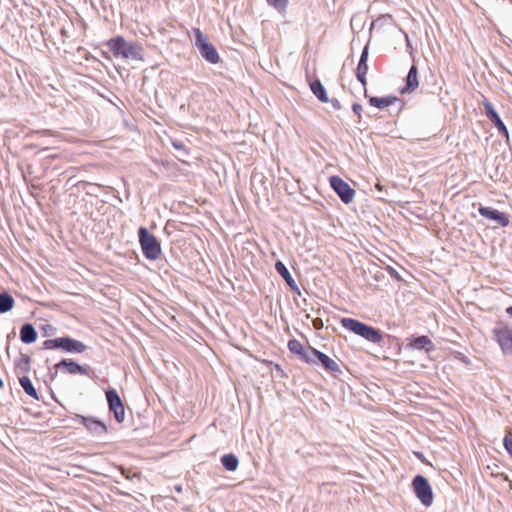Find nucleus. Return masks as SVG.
Masks as SVG:
<instances>
[{
  "instance_id": "nucleus-1",
  "label": "nucleus",
  "mask_w": 512,
  "mask_h": 512,
  "mask_svg": "<svg viewBox=\"0 0 512 512\" xmlns=\"http://www.w3.org/2000/svg\"><path fill=\"white\" fill-rule=\"evenodd\" d=\"M115 58L143 60L142 48L134 42H128L123 36H117L106 42Z\"/></svg>"
},
{
  "instance_id": "nucleus-17",
  "label": "nucleus",
  "mask_w": 512,
  "mask_h": 512,
  "mask_svg": "<svg viewBox=\"0 0 512 512\" xmlns=\"http://www.w3.org/2000/svg\"><path fill=\"white\" fill-rule=\"evenodd\" d=\"M397 101H399V99L393 95L369 98L370 105L379 109H385L391 105H394Z\"/></svg>"
},
{
  "instance_id": "nucleus-12",
  "label": "nucleus",
  "mask_w": 512,
  "mask_h": 512,
  "mask_svg": "<svg viewBox=\"0 0 512 512\" xmlns=\"http://www.w3.org/2000/svg\"><path fill=\"white\" fill-rule=\"evenodd\" d=\"M287 346L290 352L298 355L304 362L308 364L314 363V358L311 354V349H313L312 347L306 349L297 339L289 340Z\"/></svg>"
},
{
  "instance_id": "nucleus-23",
  "label": "nucleus",
  "mask_w": 512,
  "mask_h": 512,
  "mask_svg": "<svg viewBox=\"0 0 512 512\" xmlns=\"http://www.w3.org/2000/svg\"><path fill=\"white\" fill-rule=\"evenodd\" d=\"M221 463L228 471H235L239 461L234 454H226L221 457Z\"/></svg>"
},
{
  "instance_id": "nucleus-30",
  "label": "nucleus",
  "mask_w": 512,
  "mask_h": 512,
  "mask_svg": "<svg viewBox=\"0 0 512 512\" xmlns=\"http://www.w3.org/2000/svg\"><path fill=\"white\" fill-rule=\"evenodd\" d=\"M506 313L512 317V306L506 308Z\"/></svg>"
},
{
  "instance_id": "nucleus-3",
  "label": "nucleus",
  "mask_w": 512,
  "mask_h": 512,
  "mask_svg": "<svg viewBox=\"0 0 512 512\" xmlns=\"http://www.w3.org/2000/svg\"><path fill=\"white\" fill-rule=\"evenodd\" d=\"M138 236L139 243L145 258L148 260L158 259L161 255V245L158 239L145 227L139 228Z\"/></svg>"
},
{
  "instance_id": "nucleus-24",
  "label": "nucleus",
  "mask_w": 512,
  "mask_h": 512,
  "mask_svg": "<svg viewBox=\"0 0 512 512\" xmlns=\"http://www.w3.org/2000/svg\"><path fill=\"white\" fill-rule=\"evenodd\" d=\"M57 367H64V368H66L67 372L70 373V374H77V373H82L83 372L82 367L80 365H78L77 363L73 362V361L62 360L57 365Z\"/></svg>"
},
{
  "instance_id": "nucleus-10",
  "label": "nucleus",
  "mask_w": 512,
  "mask_h": 512,
  "mask_svg": "<svg viewBox=\"0 0 512 512\" xmlns=\"http://www.w3.org/2000/svg\"><path fill=\"white\" fill-rule=\"evenodd\" d=\"M311 354L314 360L317 359L327 372L331 374L341 373L340 365L336 360L330 358L328 355L318 351L317 349H311Z\"/></svg>"
},
{
  "instance_id": "nucleus-8",
  "label": "nucleus",
  "mask_w": 512,
  "mask_h": 512,
  "mask_svg": "<svg viewBox=\"0 0 512 512\" xmlns=\"http://www.w3.org/2000/svg\"><path fill=\"white\" fill-rule=\"evenodd\" d=\"M329 182L330 186L337 193L342 202L349 204L353 201L355 197V191L342 178L339 176H331Z\"/></svg>"
},
{
  "instance_id": "nucleus-6",
  "label": "nucleus",
  "mask_w": 512,
  "mask_h": 512,
  "mask_svg": "<svg viewBox=\"0 0 512 512\" xmlns=\"http://www.w3.org/2000/svg\"><path fill=\"white\" fill-rule=\"evenodd\" d=\"M46 349H63L67 352L82 353L85 351L86 346L75 339L69 337H60L55 339H49L44 342Z\"/></svg>"
},
{
  "instance_id": "nucleus-22",
  "label": "nucleus",
  "mask_w": 512,
  "mask_h": 512,
  "mask_svg": "<svg viewBox=\"0 0 512 512\" xmlns=\"http://www.w3.org/2000/svg\"><path fill=\"white\" fill-rule=\"evenodd\" d=\"M19 382L27 395H29L30 397H32L35 400L39 399L38 393H37L36 389L34 388L31 380L28 377H26V376L21 377L19 379Z\"/></svg>"
},
{
  "instance_id": "nucleus-15",
  "label": "nucleus",
  "mask_w": 512,
  "mask_h": 512,
  "mask_svg": "<svg viewBox=\"0 0 512 512\" xmlns=\"http://www.w3.org/2000/svg\"><path fill=\"white\" fill-rule=\"evenodd\" d=\"M408 347L412 348V349H416V350H425L426 352H430L432 350H434V344L433 342L430 340V338L428 336H419L417 338H415L414 340H412L409 344H408Z\"/></svg>"
},
{
  "instance_id": "nucleus-18",
  "label": "nucleus",
  "mask_w": 512,
  "mask_h": 512,
  "mask_svg": "<svg viewBox=\"0 0 512 512\" xmlns=\"http://www.w3.org/2000/svg\"><path fill=\"white\" fill-rule=\"evenodd\" d=\"M20 339L23 343L30 344L36 341L37 332L31 324H25L20 330Z\"/></svg>"
},
{
  "instance_id": "nucleus-4",
  "label": "nucleus",
  "mask_w": 512,
  "mask_h": 512,
  "mask_svg": "<svg viewBox=\"0 0 512 512\" xmlns=\"http://www.w3.org/2000/svg\"><path fill=\"white\" fill-rule=\"evenodd\" d=\"M492 339L504 355H512V327L500 323L492 329Z\"/></svg>"
},
{
  "instance_id": "nucleus-29",
  "label": "nucleus",
  "mask_w": 512,
  "mask_h": 512,
  "mask_svg": "<svg viewBox=\"0 0 512 512\" xmlns=\"http://www.w3.org/2000/svg\"><path fill=\"white\" fill-rule=\"evenodd\" d=\"M352 110H353V112L358 116V118H361V114H362V110H363V108H362L361 104H359V103H354V104L352 105Z\"/></svg>"
},
{
  "instance_id": "nucleus-20",
  "label": "nucleus",
  "mask_w": 512,
  "mask_h": 512,
  "mask_svg": "<svg viewBox=\"0 0 512 512\" xmlns=\"http://www.w3.org/2000/svg\"><path fill=\"white\" fill-rule=\"evenodd\" d=\"M310 88L314 95L323 103L329 101L326 90L319 80H315L310 84Z\"/></svg>"
},
{
  "instance_id": "nucleus-31",
  "label": "nucleus",
  "mask_w": 512,
  "mask_h": 512,
  "mask_svg": "<svg viewBox=\"0 0 512 512\" xmlns=\"http://www.w3.org/2000/svg\"><path fill=\"white\" fill-rule=\"evenodd\" d=\"M102 56H103L104 58H106V59H110L109 55H108L107 53H105V52H103V53H102Z\"/></svg>"
},
{
  "instance_id": "nucleus-32",
  "label": "nucleus",
  "mask_w": 512,
  "mask_h": 512,
  "mask_svg": "<svg viewBox=\"0 0 512 512\" xmlns=\"http://www.w3.org/2000/svg\"><path fill=\"white\" fill-rule=\"evenodd\" d=\"M376 188H377L379 191H381V190H382V187H381V185H380V184H376Z\"/></svg>"
},
{
  "instance_id": "nucleus-19",
  "label": "nucleus",
  "mask_w": 512,
  "mask_h": 512,
  "mask_svg": "<svg viewBox=\"0 0 512 512\" xmlns=\"http://www.w3.org/2000/svg\"><path fill=\"white\" fill-rule=\"evenodd\" d=\"M275 269L285 279L286 283L289 285L291 289L297 288L295 280L293 279L289 270L287 269L283 262L277 261L275 263Z\"/></svg>"
},
{
  "instance_id": "nucleus-5",
  "label": "nucleus",
  "mask_w": 512,
  "mask_h": 512,
  "mask_svg": "<svg viewBox=\"0 0 512 512\" xmlns=\"http://www.w3.org/2000/svg\"><path fill=\"white\" fill-rule=\"evenodd\" d=\"M195 35V45L199 49L201 55L210 63L216 64L220 61V56L216 48L209 43L208 39L204 36L200 29H193Z\"/></svg>"
},
{
  "instance_id": "nucleus-14",
  "label": "nucleus",
  "mask_w": 512,
  "mask_h": 512,
  "mask_svg": "<svg viewBox=\"0 0 512 512\" xmlns=\"http://www.w3.org/2000/svg\"><path fill=\"white\" fill-rule=\"evenodd\" d=\"M80 423L85 426L91 433L95 435H102L107 433V426L92 417L79 416Z\"/></svg>"
},
{
  "instance_id": "nucleus-2",
  "label": "nucleus",
  "mask_w": 512,
  "mask_h": 512,
  "mask_svg": "<svg viewBox=\"0 0 512 512\" xmlns=\"http://www.w3.org/2000/svg\"><path fill=\"white\" fill-rule=\"evenodd\" d=\"M341 325L353 332L356 335L363 337L364 339L372 342V343H380L383 340L382 334L380 330L366 325L356 319L353 318H342L340 321Z\"/></svg>"
},
{
  "instance_id": "nucleus-25",
  "label": "nucleus",
  "mask_w": 512,
  "mask_h": 512,
  "mask_svg": "<svg viewBox=\"0 0 512 512\" xmlns=\"http://www.w3.org/2000/svg\"><path fill=\"white\" fill-rule=\"evenodd\" d=\"M483 106L485 108V114L491 122L498 120V118H500L497 112L495 111L493 105L488 100L485 99L483 101Z\"/></svg>"
},
{
  "instance_id": "nucleus-33",
  "label": "nucleus",
  "mask_w": 512,
  "mask_h": 512,
  "mask_svg": "<svg viewBox=\"0 0 512 512\" xmlns=\"http://www.w3.org/2000/svg\"><path fill=\"white\" fill-rule=\"evenodd\" d=\"M4 386V383L2 381V379H0V388H2Z\"/></svg>"
},
{
  "instance_id": "nucleus-21",
  "label": "nucleus",
  "mask_w": 512,
  "mask_h": 512,
  "mask_svg": "<svg viewBox=\"0 0 512 512\" xmlns=\"http://www.w3.org/2000/svg\"><path fill=\"white\" fill-rule=\"evenodd\" d=\"M14 304V298L10 294L6 292L0 294V314L10 311Z\"/></svg>"
},
{
  "instance_id": "nucleus-27",
  "label": "nucleus",
  "mask_w": 512,
  "mask_h": 512,
  "mask_svg": "<svg viewBox=\"0 0 512 512\" xmlns=\"http://www.w3.org/2000/svg\"><path fill=\"white\" fill-rule=\"evenodd\" d=\"M494 125L497 127L500 134H502L506 139L509 138V132L503 121L498 118V120L493 121Z\"/></svg>"
},
{
  "instance_id": "nucleus-26",
  "label": "nucleus",
  "mask_w": 512,
  "mask_h": 512,
  "mask_svg": "<svg viewBox=\"0 0 512 512\" xmlns=\"http://www.w3.org/2000/svg\"><path fill=\"white\" fill-rule=\"evenodd\" d=\"M268 5L276 9L280 13H285L289 0H266Z\"/></svg>"
},
{
  "instance_id": "nucleus-16",
  "label": "nucleus",
  "mask_w": 512,
  "mask_h": 512,
  "mask_svg": "<svg viewBox=\"0 0 512 512\" xmlns=\"http://www.w3.org/2000/svg\"><path fill=\"white\" fill-rule=\"evenodd\" d=\"M418 86V68L416 65H412L406 77V87L402 89V93L413 92Z\"/></svg>"
},
{
  "instance_id": "nucleus-28",
  "label": "nucleus",
  "mask_w": 512,
  "mask_h": 512,
  "mask_svg": "<svg viewBox=\"0 0 512 512\" xmlns=\"http://www.w3.org/2000/svg\"><path fill=\"white\" fill-rule=\"evenodd\" d=\"M504 446L507 452L512 456V438L505 437L504 439Z\"/></svg>"
},
{
  "instance_id": "nucleus-9",
  "label": "nucleus",
  "mask_w": 512,
  "mask_h": 512,
  "mask_svg": "<svg viewBox=\"0 0 512 512\" xmlns=\"http://www.w3.org/2000/svg\"><path fill=\"white\" fill-rule=\"evenodd\" d=\"M106 399L108 402L109 410L113 412L115 419L122 422L125 418V409L118 393L114 389L106 391Z\"/></svg>"
},
{
  "instance_id": "nucleus-13",
  "label": "nucleus",
  "mask_w": 512,
  "mask_h": 512,
  "mask_svg": "<svg viewBox=\"0 0 512 512\" xmlns=\"http://www.w3.org/2000/svg\"><path fill=\"white\" fill-rule=\"evenodd\" d=\"M368 46H365L362 54L360 56V60L358 62L357 68H356V78L357 80L362 84L364 87L365 95L367 94V73H368Z\"/></svg>"
},
{
  "instance_id": "nucleus-7",
  "label": "nucleus",
  "mask_w": 512,
  "mask_h": 512,
  "mask_svg": "<svg viewBox=\"0 0 512 512\" xmlns=\"http://www.w3.org/2000/svg\"><path fill=\"white\" fill-rule=\"evenodd\" d=\"M412 486L421 503L429 507L433 502V492L428 480L422 475H417L412 481Z\"/></svg>"
},
{
  "instance_id": "nucleus-11",
  "label": "nucleus",
  "mask_w": 512,
  "mask_h": 512,
  "mask_svg": "<svg viewBox=\"0 0 512 512\" xmlns=\"http://www.w3.org/2000/svg\"><path fill=\"white\" fill-rule=\"evenodd\" d=\"M478 211L481 216L497 222L502 227H506L510 223L508 215L499 210L490 207L480 206Z\"/></svg>"
}]
</instances>
